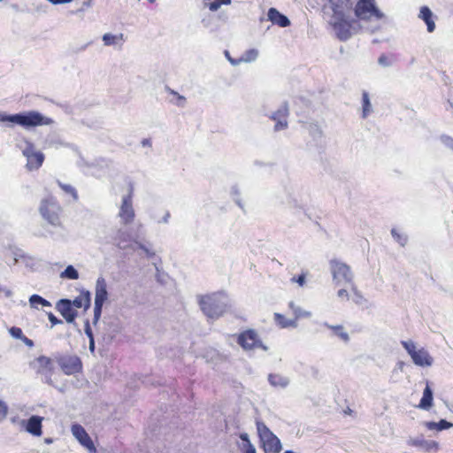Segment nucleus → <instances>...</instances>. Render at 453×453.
Here are the masks:
<instances>
[{"mask_svg":"<svg viewBox=\"0 0 453 453\" xmlns=\"http://www.w3.org/2000/svg\"><path fill=\"white\" fill-rule=\"evenodd\" d=\"M89 350L91 353H94L95 351V341H94V338H91V340H89Z\"/></svg>","mask_w":453,"mask_h":453,"instance_id":"6e6d98bb","label":"nucleus"},{"mask_svg":"<svg viewBox=\"0 0 453 453\" xmlns=\"http://www.w3.org/2000/svg\"><path fill=\"white\" fill-rule=\"evenodd\" d=\"M379 65L384 67H388L390 65V62L388 58L385 55H381L378 59Z\"/></svg>","mask_w":453,"mask_h":453,"instance_id":"49530a36","label":"nucleus"},{"mask_svg":"<svg viewBox=\"0 0 453 453\" xmlns=\"http://www.w3.org/2000/svg\"><path fill=\"white\" fill-rule=\"evenodd\" d=\"M433 402H434L433 390L430 388L428 382H426V387L424 389L422 398H421L418 407L421 410L428 411L433 406Z\"/></svg>","mask_w":453,"mask_h":453,"instance_id":"4be33fe9","label":"nucleus"},{"mask_svg":"<svg viewBox=\"0 0 453 453\" xmlns=\"http://www.w3.org/2000/svg\"><path fill=\"white\" fill-rule=\"evenodd\" d=\"M108 298L107 283L104 277H98L96 282L95 303L104 304Z\"/></svg>","mask_w":453,"mask_h":453,"instance_id":"f3484780","label":"nucleus"},{"mask_svg":"<svg viewBox=\"0 0 453 453\" xmlns=\"http://www.w3.org/2000/svg\"><path fill=\"white\" fill-rule=\"evenodd\" d=\"M363 118H366L372 111L370 102L369 95L367 92H363Z\"/></svg>","mask_w":453,"mask_h":453,"instance_id":"f704fd0d","label":"nucleus"},{"mask_svg":"<svg viewBox=\"0 0 453 453\" xmlns=\"http://www.w3.org/2000/svg\"><path fill=\"white\" fill-rule=\"evenodd\" d=\"M291 281L292 282H296L299 286L303 287L304 285V283H305V275L304 274H301L297 278L293 277L291 279Z\"/></svg>","mask_w":453,"mask_h":453,"instance_id":"de8ad7c7","label":"nucleus"},{"mask_svg":"<svg viewBox=\"0 0 453 453\" xmlns=\"http://www.w3.org/2000/svg\"><path fill=\"white\" fill-rule=\"evenodd\" d=\"M104 304L95 303L94 307V323H96L101 316Z\"/></svg>","mask_w":453,"mask_h":453,"instance_id":"37998d69","label":"nucleus"},{"mask_svg":"<svg viewBox=\"0 0 453 453\" xmlns=\"http://www.w3.org/2000/svg\"><path fill=\"white\" fill-rule=\"evenodd\" d=\"M60 278H62V279H69V280H77V279H79V273H78V271L73 265H68L60 273Z\"/></svg>","mask_w":453,"mask_h":453,"instance_id":"72a5a7b5","label":"nucleus"},{"mask_svg":"<svg viewBox=\"0 0 453 453\" xmlns=\"http://www.w3.org/2000/svg\"><path fill=\"white\" fill-rule=\"evenodd\" d=\"M267 16L270 21L280 26V27H287L290 25V20L288 18L281 14L275 8H270Z\"/></svg>","mask_w":453,"mask_h":453,"instance_id":"aec40b11","label":"nucleus"},{"mask_svg":"<svg viewBox=\"0 0 453 453\" xmlns=\"http://www.w3.org/2000/svg\"><path fill=\"white\" fill-rule=\"evenodd\" d=\"M349 9L348 0H329L324 6V13L327 22L342 41L349 39L351 35V24L347 16Z\"/></svg>","mask_w":453,"mask_h":453,"instance_id":"f257e3e1","label":"nucleus"},{"mask_svg":"<svg viewBox=\"0 0 453 453\" xmlns=\"http://www.w3.org/2000/svg\"><path fill=\"white\" fill-rule=\"evenodd\" d=\"M401 345L409 354L415 365L420 367H430L433 365V357L425 348H418L412 340L402 341Z\"/></svg>","mask_w":453,"mask_h":453,"instance_id":"20e7f679","label":"nucleus"},{"mask_svg":"<svg viewBox=\"0 0 453 453\" xmlns=\"http://www.w3.org/2000/svg\"><path fill=\"white\" fill-rule=\"evenodd\" d=\"M169 218H170V213H169L168 211H166V212L165 213V216H164V218H163V219H162V221H161V222H163V223H167V222H168Z\"/></svg>","mask_w":453,"mask_h":453,"instance_id":"bf43d9fd","label":"nucleus"},{"mask_svg":"<svg viewBox=\"0 0 453 453\" xmlns=\"http://www.w3.org/2000/svg\"><path fill=\"white\" fill-rule=\"evenodd\" d=\"M75 306L76 308L88 309L90 305V295L89 292H86L84 294L77 296L72 303V306Z\"/></svg>","mask_w":453,"mask_h":453,"instance_id":"bb28decb","label":"nucleus"},{"mask_svg":"<svg viewBox=\"0 0 453 453\" xmlns=\"http://www.w3.org/2000/svg\"><path fill=\"white\" fill-rule=\"evenodd\" d=\"M354 12L356 17L363 21L380 20L385 17L375 0H358Z\"/></svg>","mask_w":453,"mask_h":453,"instance_id":"39448f33","label":"nucleus"},{"mask_svg":"<svg viewBox=\"0 0 453 453\" xmlns=\"http://www.w3.org/2000/svg\"><path fill=\"white\" fill-rule=\"evenodd\" d=\"M441 142L453 150V138L449 135L441 136Z\"/></svg>","mask_w":453,"mask_h":453,"instance_id":"c03bdc74","label":"nucleus"},{"mask_svg":"<svg viewBox=\"0 0 453 453\" xmlns=\"http://www.w3.org/2000/svg\"><path fill=\"white\" fill-rule=\"evenodd\" d=\"M150 3H155L156 0H148Z\"/></svg>","mask_w":453,"mask_h":453,"instance_id":"69168bd1","label":"nucleus"},{"mask_svg":"<svg viewBox=\"0 0 453 453\" xmlns=\"http://www.w3.org/2000/svg\"><path fill=\"white\" fill-rule=\"evenodd\" d=\"M225 55H226V58L229 60V62H230L231 64H232V61H234V62H236V61H237V59H234V58H231V57H230V55H229V52H228V51H225Z\"/></svg>","mask_w":453,"mask_h":453,"instance_id":"052dcab7","label":"nucleus"},{"mask_svg":"<svg viewBox=\"0 0 453 453\" xmlns=\"http://www.w3.org/2000/svg\"><path fill=\"white\" fill-rule=\"evenodd\" d=\"M60 366L65 374H73L81 369V363L78 357L72 356L62 358Z\"/></svg>","mask_w":453,"mask_h":453,"instance_id":"4468645a","label":"nucleus"},{"mask_svg":"<svg viewBox=\"0 0 453 453\" xmlns=\"http://www.w3.org/2000/svg\"><path fill=\"white\" fill-rule=\"evenodd\" d=\"M43 420L42 417L40 416H32L30 417L27 423L25 429L27 433L31 434L34 436L42 435V422Z\"/></svg>","mask_w":453,"mask_h":453,"instance_id":"a211bd4d","label":"nucleus"},{"mask_svg":"<svg viewBox=\"0 0 453 453\" xmlns=\"http://www.w3.org/2000/svg\"><path fill=\"white\" fill-rule=\"evenodd\" d=\"M21 341L29 348L34 346V342L24 335Z\"/></svg>","mask_w":453,"mask_h":453,"instance_id":"864d4df0","label":"nucleus"},{"mask_svg":"<svg viewBox=\"0 0 453 453\" xmlns=\"http://www.w3.org/2000/svg\"><path fill=\"white\" fill-rule=\"evenodd\" d=\"M58 185L65 193L70 194L74 200L78 198L77 192L73 186L69 184H63L61 182H58Z\"/></svg>","mask_w":453,"mask_h":453,"instance_id":"4c0bfd02","label":"nucleus"},{"mask_svg":"<svg viewBox=\"0 0 453 453\" xmlns=\"http://www.w3.org/2000/svg\"><path fill=\"white\" fill-rule=\"evenodd\" d=\"M245 453H256V449L251 444V442H249V445L247 446V448L245 449Z\"/></svg>","mask_w":453,"mask_h":453,"instance_id":"5fc2aeb1","label":"nucleus"},{"mask_svg":"<svg viewBox=\"0 0 453 453\" xmlns=\"http://www.w3.org/2000/svg\"><path fill=\"white\" fill-rule=\"evenodd\" d=\"M117 216L119 219L120 224L123 226H127L134 220L135 212L133 206L131 188L128 190L127 194L122 196Z\"/></svg>","mask_w":453,"mask_h":453,"instance_id":"0eeeda50","label":"nucleus"},{"mask_svg":"<svg viewBox=\"0 0 453 453\" xmlns=\"http://www.w3.org/2000/svg\"><path fill=\"white\" fill-rule=\"evenodd\" d=\"M240 438H241L243 441H246V442H247V446L249 445V442H250V440H249V435H248V434H242L240 435Z\"/></svg>","mask_w":453,"mask_h":453,"instance_id":"4d7b16f0","label":"nucleus"},{"mask_svg":"<svg viewBox=\"0 0 453 453\" xmlns=\"http://www.w3.org/2000/svg\"><path fill=\"white\" fill-rule=\"evenodd\" d=\"M308 130L311 135H312L315 139L321 138L322 131L317 124H310L308 126Z\"/></svg>","mask_w":453,"mask_h":453,"instance_id":"c9c22d12","label":"nucleus"},{"mask_svg":"<svg viewBox=\"0 0 453 453\" xmlns=\"http://www.w3.org/2000/svg\"><path fill=\"white\" fill-rule=\"evenodd\" d=\"M31 366L38 373L45 374L47 376V373L53 369L54 363L50 357L41 356L31 363Z\"/></svg>","mask_w":453,"mask_h":453,"instance_id":"2eb2a0df","label":"nucleus"},{"mask_svg":"<svg viewBox=\"0 0 453 453\" xmlns=\"http://www.w3.org/2000/svg\"><path fill=\"white\" fill-rule=\"evenodd\" d=\"M353 301L357 303V304H363L364 303L366 302V300L365 299V297L360 294V292H358L356 288L353 289Z\"/></svg>","mask_w":453,"mask_h":453,"instance_id":"79ce46f5","label":"nucleus"},{"mask_svg":"<svg viewBox=\"0 0 453 453\" xmlns=\"http://www.w3.org/2000/svg\"><path fill=\"white\" fill-rule=\"evenodd\" d=\"M47 383H51L50 380L47 379L46 380Z\"/></svg>","mask_w":453,"mask_h":453,"instance_id":"338daca9","label":"nucleus"},{"mask_svg":"<svg viewBox=\"0 0 453 453\" xmlns=\"http://www.w3.org/2000/svg\"><path fill=\"white\" fill-rule=\"evenodd\" d=\"M288 306L292 310V311L295 315L294 319L297 320L298 319H301V318H311V311L302 309L300 306L296 305L294 302H290L288 303Z\"/></svg>","mask_w":453,"mask_h":453,"instance_id":"c756f323","label":"nucleus"},{"mask_svg":"<svg viewBox=\"0 0 453 453\" xmlns=\"http://www.w3.org/2000/svg\"><path fill=\"white\" fill-rule=\"evenodd\" d=\"M85 334H87V336L88 337L89 340H91V338H94L88 320H87L85 323Z\"/></svg>","mask_w":453,"mask_h":453,"instance_id":"3c124183","label":"nucleus"},{"mask_svg":"<svg viewBox=\"0 0 453 453\" xmlns=\"http://www.w3.org/2000/svg\"><path fill=\"white\" fill-rule=\"evenodd\" d=\"M44 442L47 444H51L53 442V439L52 438H45Z\"/></svg>","mask_w":453,"mask_h":453,"instance_id":"e2e57ef3","label":"nucleus"},{"mask_svg":"<svg viewBox=\"0 0 453 453\" xmlns=\"http://www.w3.org/2000/svg\"><path fill=\"white\" fill-rule=\"evenodd\" d=\"M258 57V50L256 49H250L245 51L236 62L232 61L234 66L238 65L241 63H250L254 62Z\"/></svg>","mask_w":453,"mask_h":453,"instance_id":"393cba45","label":"nucleus"},{"mask_svg":"<svg viewBox=\"0 0 453 453\" xmlns=\"http://www.w3.org/2000/svg\"><path fill=\"white\" fill-rule=\"evenodd\" d=\"M9 333L15 339L21 340L24 337L22 330L19 327L12 326L9 329Z\"/></svg>","mask_w":453,"mask_h":453,"instance_id":"a19ab883","label":"nucleus"},{"mask_svg":"<svg viewBox=\"0 0 453 453\" xmlns=\"http://www.w3.org/2000/svg\"><path fill=\"white\" fill-rule=\"evenodd\" d=\"M288 115V107L284 104L280 108L275 111L272 119L276 122L274 129L276 131L283 130L288 127L287 117Z\"/></svg>","mask_w":453,"mask_h":453,"instance_id":"dca6fc26","label":"nucleus"},{"mask_svg":"<svg viewBox=\"0 0 453 453\" xmlns=\"http://www.w3.org/2000/svg\"><path fill=\"white\" fill-rule=\"evenodd\" d=\"M268 381L272 387L282 389L286 388L290 383L288 377L280 373H270L268 375Z\"/></svg>","mask_w":453,"mask_h":453,"instance_id":"412c9836","label":"nucleus"},{"mask_svg":"<svg viewBox=\"0 0 453 453\" xmlns=\"http://www.w3.org/2000/svg\"><path fill=\"white\" fill-rule=\"evenodd\" d=\"M397 365H398V367H399V369H400V370H403V365H404V363H403V362H399V363L397 364Z\"/></svg>","mask_w":453,"mask_h":453,"instance_id":"0e129e2a","label":"nucleus"},{"mask_svg":"<svg viewBox=\"0 0 453 453\" xmlns=\"http://www.w3.org/2000/svg\"><path fill=\"white\" fill-rule=\"evenodd\" d=\"M132 240V235L127 230L119 229L114 236L115 245L121 250L127 249V243Z\"/></svg>","mask_w":453,"mask_h":453,"instance_id":"5701e85b","label":"nucleus"},{"mask_svg":"<svg viewBox=\"0 0 453 453\" xmlns=\"http://www.w3.org/2000/svg\"><path fill=\"white\" fill-rule=\"evenodd\" d=\"M48 318H49V320L50 321V323L52 324V326L62 323V320L57 319V317L54 316L52 313H49Z\"/></svg>","mask_w":453,"mask_h":453,"instance_id":"8fccbe9b","label":"nucleus"},{"mask_svg":"<svg viewBox=\"0 0 453 453\" xmlns=\"http://www.w3.org/2000/svg\"><path fill=\"white\" fill-rule=\"evenodd\" d=\"M134 242L137 244V246L147 254V256L151 257L154 255V252L151 251L150 250H149L148 248H146L143 244H142L141 242H139L137 241H134Z\"/></svg>","mask_w":453,"mask_h":453,"instance_id":"09e8293b","label":"nucleus"},{"mask_svg":"<svg viewBox=\"0 0 453 453\" xmlns=\"http://www.w3.org/2000/svg\"><path fill=\"white\" fill-rule=\"evenodd\" d=\"M453 426V424L445 420L441 419L439 422H428L426 423V427L430 430L436 429L438 431H441L444 429H449Z\"/></svg>","mask_w":453,"mask_h":453,"instance_id":"473e14b6","label":"nucleus"},{"mask_svg":"<svg viewBox=\"0 0 453 453\" xmlns=\"http://www.w3.org/2000/svg\"><path fill=\"white\" fill-rule=\"evenodd\" d=\"M142 146H150V142L149 139H143L142 141Z\"/></svg>","mask_w":453,"mask_h":453,"instance_id":"680f3d73","label":"nucleus"},{"mask_svg":"<svg viewBox=\"0 0 453 453\" xmlns=\"http://www.w3.org/2000/svg\"><path fill=\"white\" fill-rule=\"evenodd\" d=\"M40 213L42 218L53 226L59 224L60 206L52 197L42 201Z\"/></svg>","mask_w":453,"mask_h":453,"instance_id":"1a4fd4ad","label":"nucleus"},{"mask_svg":"<svg viewBox=\"0 0 453 453\" xmlns=\"http://www.w3.org/2000/svg\"><path fill=\"white\" fill-rule=\"evenodd\" d=\"M166 90L169 91L171 95H177L176 102L174 104L179 107H184L186 104L185 96L180 95L178 92L171 89L170 88H166Z\"/></svg>","mask_w":453,"mask_h":453,"instance_id":"e433bc0d","label":"nucleus"},{"mask_svg":"<svg viewBox=\"0 0 453 453\" xmlns=\"http://www.w3.org/2000/svg\"><path fill=\"white\" fill-rule=\"evenodd\" d=\"M413 445L419 447L426 452L438 449V443L434 441L415 440Z\"/></svg>","mask_w":453,"mask_h":453,"instance_id":"cd10ccee","label":"nucleus"},{"mask_svg":"<svg viewBox=\"0 0 453 453\" xmlns=\"http://www.w3.org/2000/svg\"><path fill=\"white\" fill-rule=\"evenodd\" d=\"M324 326L332 329L334 334L342 339L343 342H347L349 340V334L344 330V327L341 325L332 326L327 323H324Z\"/></svg>","mask_w":453,"mask_h":453,"instance_id":"7c9ffc66","label":"nucleus"},{"mask_svg":"<svg viewBox=\"0 0 453 453\" xmlns=\"http://www.w3.org/2000/svg\"><path fill=\"white\" fill-rule=\"evenodd\" d=\"M92 4V0H87L82 3L83 8H89Z\"/></svg>","mask_w":453,"mask_h":453,"instance_id":"13d9d810","label":"nucleus"},{"mask_svg":"<svg viewBox=\"0 0 453 453\" xmlns=\"http://www.w3.org/2000/svg\"><path fill=\"white\" fill-rule=\"evenodd\" d=\"M20 148L23 155L27 157V167L29 170H36L42 165L44 155L36 150L31 142H25L24 146H20Z\"/></svg>","mask_w":453,"mask_h":453,"instance_id":"9d476101","label":"nucleus"},{"mask_svg":"<svg viewBox=\"0 0 453 453\" xmlns=\"http://www.w3.org/2000/svg\"><path fill=\"white\" fill-rule=\"evenodd\" d=\"M57 309L65 319L66 322L73 323L77 311L73 308L72 302L67 299H61L57 303Z\"/></svg>","mask_w":453,"mask_h":453,"instance_id":"ddd939ff","label":"nucleus"},{"mask_svg":"<svg viewBox=\"0 0 453 453\" xmlns=\"http://www.w3.org/2000/svg\"><path fill=\"white\" fill-rule=\"evenodd\" d=\"M30 306L34 309H39V306L42 307H50L51 303L46 299L42 298L39 295H32L29 298Z\"/></svg>","mask_w":453,"mask_h":453,"instance_id":"c85d7f7f","label":"nucleus"},{"mask_svg":"<svg viewBox=\"0 0 453 453\" xmlns=\"http://www.w3.org/2000/svg\"><path fill=\"white\" fill-rule=\"evenodd\" d=\"M257 429L265 452L280 453L282 449L281 442L265 423L257 421Z\"/></svg>","mask_w":453,"mask_h":453,"instance_id":"423d86ee","label":"nucleus"},{"mask_svg":"<svg viewBox=\"0 0 453 453\" xmlns=\"http://www.w3.org/2000/svg\"><path fill=\"white\" fill-rule=\"evenodd\" d=\"M274 319L278 326H280L281 328H288V327H297L298 324L296 322V319H288L282 314L280 313H274Z\"/></svg>","mask_w":453,"mask_h":453,"instance_id":"a878e982","label":"nucleus"},{"mask_svg":"<svg viewBox=\"0 0 453 453\" xmlns=\"http://www.w3.org/2000/svg\"><path fill=\"white\" fill-rule=\"evenodd\" d=\"M391 234L393 235V237L395 238V240L399 242L402 246H404L407 242V237L403 234H400L399 233H397L396 229L393 228L391 230Z\"/></svg>","mask_w":453,"mask_h":453,"instance_id":"58836bf2","label":"nucleus"},{"mask_svg":"<svg viewBox=\"0 0 453 453\" xmlns=\"http://www.w3.org/2000/svg\"><path fill=\"white\" fill-rule=\"evenodd\" d=\"M231 0H203V4L211 12L218 11L222 4H230Z\"/></svg>","mask_w":453,"mask_h":453,"instance_id":"2f4dec72","label":"nucleus"},{"mask_svg":"<svg viewBox=\"0 0 453 453\" xmlns=\"http://www.w3.org/2000/svg\"><path fill=\"white\" fill-rule=\"evenodd\" d=\"M0 122H10L24 128H30L39 126H50L53 123V120L38 111H30L12 115L0 112Z\"/></svg>","mask_w":453,"mask_h":453,"instance_id":"f03ea898","label":"nucleus"},{"mask_svg":"<svg viewBox=\"0 0 453 453\" xmlns=\"http://www.w3.org/2000/svg\"><path fill=\"white\" fill-rule=\"evenodd\" d=\"M102 40L104 42V46H121L124 42V35L119 34H111V33H105Z\"/></svg>","mask_w":453,"mask_h":453,"instance_id":"b1692460","label":"nucleus"},{"mask_svg":"<svg viewBox=\"0 0 453 453\" xmlns=\"http://www.w3.org/2000/svg\"><path fill=\"white\" fill-rule=\"evenodd\" d=\"M330 269L333 275V280L337 285L351 284L353 281V273L350 267L346 264L333 259L330 261Z\"/></svg>","mask_w":453,"mask_h":453,"instance_id":"6e6552de","label":"nucleus"},{"mask_svg":"<svg viewBox=\"0 0 453 453\" xmlns=\"http://www.w3.org/2000/svg\"><path fill=\"white\" fill-rule=\"evenodd\" d=\"M228 302V297L224 292L212 293L199 298L201 310L210 319L222 316L226 311Z\"/></svg>","mask_w":453,"mask_h":453,"instance_id":"7ed1b4c3","label":"nucleus"},{"mask_svg":"<svg viewBox=\"0 0 453 453\" xmlns=\"http://www.w3.org/2000/svg\"><path fill=\"white\" fill-rule=\"evenodd\" d=\"M238 343L245 350H251L255 348H261L267 350V347L263 345L257 332L252 329L246 330L238 335Z\"/></svg>","mask_w":453,"mask_h":453,"instance_id":"9b49d317","label":"nucleus"},{"mask_svg":"<svg viewBox=\"0 0 453 453\" xmlns=\"http://www.w3.org/2000/svg\"><path fill=\"white\" fill-rule=\"evenodd\" d=\"M71 432L74 438L85 448L89 453H96V449L88 434L86 430L79 424H74L71 427Z\"/></svg>","mask_w":453,"mask_h":453,"instance_id":"f8f14e48","label":"nucleus"},{"mask_svg":"<svg viewBox=\"0 0 453 453\" xmlns=\"http://www.w3.org/2000/svg\"><path fill=\"white\" fill-rule=\"evenodd\" d=\"M418 18L426 23L429 33H433L435 30V15L427 6L420 8Z\"/></svg>","mask_w":453,"mask_h":453,"instance_id":"6ab92c4d","label":"nucleus"},{"mask_svg":"<svg viewBox=\"0 0 453 453\" xmlns=\"http://www.w3.org/2000/svg\"><path fill=\"white\" fill-rule=\"evenodd\" d=\"M231 194H232L233 196H236V198H235V202H236V203H237L240 207H242V204L241 201L238 199V196H239V195H240V190H239V188H238V187H237V186H233V187L231 188Z\"/></svg>","mask_w":453,"mask_h":453,"instance_id":"a18cd8bd","label":"nucleus"},{"mask_svg":"<svg viewBox=\"0 0 453 453\" xmlns=\"http://www.w3.org/2000/svg\"><path fill=\"white\" fill-rule=\"evenodd\" d=\"M8 405L5 402L0 400V423L3 422L8 414Z\"/></svg>","mask_w":453,"mask_h":453,"instance_id":"ea45409f","label":"nucleus"},{"mask_svg":"<svg viewBox=\"0 0 453 453\" xmlns=\"http://www.w3.org/2000/svg\"><path fill=\"white\" fill-rule=\"evenodd\" d=\"M337 296L339 298L349 300V293L347 292L346 289H340L337 292Z\"/></svg>","mask_w":453,"mask_h":453,"instance_id":"603ef678","label":"nucleus"}]
</instances>
